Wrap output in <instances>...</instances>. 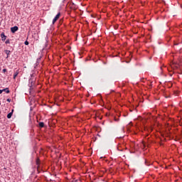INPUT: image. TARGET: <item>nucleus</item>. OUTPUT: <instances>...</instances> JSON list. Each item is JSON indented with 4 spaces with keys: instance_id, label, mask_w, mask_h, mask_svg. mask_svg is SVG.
I'll return each mask as SVG.
<instances>
[{
    "instance_id": "obj_5",
    "label": "nucleus",
    "mask_w": 182,
    "mask_h": 182,
    "mask_svg": "<svg viewBox=\"0 0 182 182\" xmlns=\"http://www.w3.org/2000/svg\"><path fill=\"white\" fill-rule=\"evenodd\" d=\"M12 114L13 113L12 112H10L7 114V119H11V117H12Z\"/></svg>"
},
{
    "instance_id": "obj_9",
    "label": "nucleus",
    "mask_w": 182,
    "mask_h": 182,
    "mask_svg": "<svg viewBox=\"0 0 182 182\" xmlns=\"http://www.w3.org/2000/svg\"><path fill=\"white\" fill-rule=\"evenodd\" d=\"M24 44L28 46V45H29V42H28V41H25Z\"/></svg>"
},
{
    "instance_id": "obj_6",
    "label": "nucleus",
    "mask_w": 182,
    "mask_h": 182,
    "mask_svg": "<svg viewBox=\"0 0 182 182\" xmlns=\"http://www.w3.org/2000/svg\"><path fill=\"white\" fill-rule=\"evenodd\" d=\"M19 74V73L18 71H16L14 75V79H16V76H18V75Z\"/></svg>"
},
{
    "instance_id": "obj_12",
    "label": "nucleus",
    "mask_w": 182,
    "mask_h": 182,
    "mask_svg": "<svg viewBox=\"0 0 182 182\" xmlns=\"http://www.w3.org/2000/svg\"><path fill=\"white\" fill-rule=\"evenodd\" d=\"M2 92H4V90H0V95H1V93H2Z\"/></svg>"
},
{
    "instance_id": "obj_1",
    "label": "nucleus",
    "mask_w": 182,
    "mask_h": 182,
    "mask_svg": "<svg viewBox=\"0 0 182 182\" xmlns=\"http://www.w3.org/2000/svg\"><path fill=\"white\" fill-rule=\"evenodd\" d=\"M60 16V13H58L55 17L53 19V23H55V22H56V21H58V19H59Z\"/></svg>"
},
{
    "instance_id": "obj_4",
    "label": "nucleus",
    "mask_w": 182,
    "mask_h": 182,
    "mask_svg": "<svg viewBox=\"0 0 182 182\" xmlns=\"http://www.w3.org/2000/svg\"><path fill=\"white\" fill-rule=\"evenodd\" d=\"M1 41H5V40L6 39V36H5V33H2L1 34Z\"/></svg>"
},
{
    "instance_id": "obj_10",
    "label": "nucleus",
    "mask_w": 182,
    "mask_h": 182,
    "mask_svg": "<svg viewBox=\"0 0 182 182\" xmlns=\"http://www.w3.org/2000/svg\"><path fill=\"white\" fill-rule=\"evenodd\" d=\"M6 44H8L9 43V40H6V42H5Z\"/></svg>"
},
{
    "instance_id": "obj_11",
    "label": "nucleus",
    "mask_w": 182,
    "mask_h": 182,
    "mask_svg": "<svg viewBox=\"0 0 182 182\" xmlns=\"http://www.w3.org/2000/svg\"><path fill=\"white\" fill-rule=\"evenodd\" d=\"M6 72V69H3V73H5Z\"/></svg>"
},
{
    "instance_id": "obj_3",
    "label": "nucleus",
    "mask_w": 182,
    "mask_h": 182,
    "mask_svg": "<svg viewBox=\"0 0 182 182\" xmlns=\"http://www.w3.org/2000/svg\"><path fill=\"white\" fill-rule=\"evenodd\" d=\"M4 53L7 55V56L6 57V59H8V58H9V55H11V51L8 50H5Z\"/></svg>"
},
{
    "instance_id": "obj_2",
    "label": "nucleus",
    "mask_w": 182,
    "mask_h": 182,
    "mask_svg": "<svg viewBox=\"0 0 182 182\" xmlns=\"http://www.w3.org/2000/svg\"><path fill=\"white\" fill-rule=\"evenodd\" d=\"M11 31L12 33H15V32H16V31H18V26H15L14 27H11Z\"/></svg>"
},
{
    "instance_id": "obj_7",
    "label": "nucleus",
    "mask_w": 182,
    "mask_h": 182,
    "mask_svg": "<svg viewBox=\"0 0 182 182\" xmlns=\"http://www.w3.org/2000/svg\"><path fill=\"white\" fill-rule=\"evenodd\" d=\"M3 92H6V93H9V89L5 88L3 90Z\"/></svg>"
},
{
    "instance_id": "obj_13",
    "label": "nucleus",
    "mask_w": 182,
    "mask_h": 182,
    "mask_svg": "<svg viewBox=\"0 0 182 182\" xmlns=\"http://www.w3.org/2000/svg\"><path fill=\"white\" fill-rule=\"evenodd\" d=\"M7 101H8L9 102H11V99H7Z\"/></svg>"
},
{
    "instance_id": "obj_8",
    "label": "nucleus",
    "mask_w": 182,
    "mask_h": 182,
    "mask_svg": "<svg viewBox=\"0 0 182 182\" xmlns=\"http://www.w3.org/2000/svg\"><path fill=\"white\" fill-rule=\"evenodd\" d=\"M39 126L40 127H43L45 126V124L43 122H40Z\"/></svg>"
}]
</instances>
